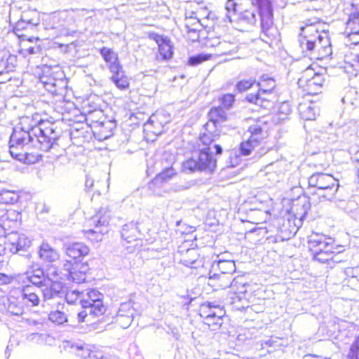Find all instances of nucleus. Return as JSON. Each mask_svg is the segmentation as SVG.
Returning a JSON list of instances; mask_svg holds the SVG:
<instances>
[{"mask_svg": "<svg viewBox=\"0 0 359 359\" xmlns=\"http://www.w3.org/2000/svg\"><path fill=\"white\" fill-rule=\"evenodd\" d=\"M165 183L158 176H156L148 184L149 189L157 196H163L166 193L164 189Z\"/></svg>", "mask_w": 359, "mask_h": 359, "instance_id": "obj_36", "label": "nucleus"}, {"mask_svg": "<svg viewBox=\"0 0 359 359\" xmlns=\"http://www.w3.org/2000/svg\"><path fill=\"white\" fill-rule=\"evenodd\" d=\"M257 86L262 94L270 93L276 87V81L267 75H264L257 83Z\"/></svg>", "mask_w": 359, "mask_h": 359, "instance_id": "obj_33", "label": "nucleus"}, {"mask_svg": "<svg viewBox=\"0 0 359 359\" xmlns=\"http://www.w3.org/2000/svg\"><path fill=\"white\" fill-rule=\"evenodd\" d=\"M322 25L317 18L308 19L305 21V26L300 28L301 33L299 39V46L303 52L306 53L311 58L320 48L318 39L314 35L315 31H318V27Z\"/></svg>", "mask_w": 359, "mask_h": 359, "instance_id": "obj_3", "label": "nucleus"}, {"mask_svg": "<svg viewBox=\"0 0 359 359\" xmlns=\"http://www.w3.org/2000/svg\"><path fill=\"white\" fill-rule=\"evenodd\" d=\"M283 339L272 336L262 343V348H268L267 353H270L280 348L283 346Z\"/></svg>", "mask_w": 359, "mask_h": 359, "instance_id": "obj_34", "label": "nucleus"}, {"mask_svg": "<svg viewBox=\"0 0 359 359\" xmlns=\"http://www.w3.org/2000/svg\"><path fill=\"white\" fill-rule=\"evenodd\" d=\"M61 130L55 123L24 116L13 128L9 141V152L15 159L32 163L25 147L31 144L43 151L55 150Z\"/></svg>", "mask_w": 359, "mask_h": 359, "instance_id": "obj_1", "label": "nucleus"}, {"mask_svg": "<svg viewBox=\"0 0 359 359\" xmlns=\"http://www.w3.org/2000/svg\"><path fill=\"white\" fill-rule=\"evenodd\" d=\"M332 254L333 253H329V252H320L313 253V259L315 260L318 261L319 262H321V263H325V262H328L329 260L332 259H333Z\"/></svg>", "mask_w": 359, "mask_h": 359, "instance_id": "obj_56", "label": "nucleus"}, {"mask_svg": "<svg viewBox=\"0 0 359 359\" xmlns=\"http://www.w3.org/2000/svg\"><path fill=\"white\" fill-rule=\"evenodd\" d=\"M348 355L350 359H359V337L352 344Z\"/></svg>", "mask_w": 359, "mask_h": 359, "instance_id": "obj_58", "label": "nucleus"}, {"mask_svg": "<svg viewBox=\"0 0 359 359\" xmlns=\"http://www.w3.org/2000/svg\"><path fill=\"white\" fill-rule=\"evenodd\" d=\"M341 102L353 109L359 108V95L355 88H348L341 98Z\"/></svg>", "mask_w": 359, "mask_h": 359, "instance_id": "obj_29", "label": "nucleus"}, {"mask_svg": "<svg viewBox=\"0 0 359 359\" xmlns=\"http://www.w3.org/2000/svg\"><path fill=\"white\" fill-rule=\"evenodd\" d=\"M48 318L53 323H55L58 325L63 324L64 323L67 321V315L60 310L51 311L49 313Z\"/></svg>", "mask_w": 359, "mask_h": 359, "instance_id": "obj_48", "label": "nucleus"}, {"mask_svg": "<svg viewBox=\"0 0 359 359\" xmlns=\"http://www.w3.org/2000/svg\"><path fill=\"white\" fill-rule=\"evenodd\" d=\"M196 14V16L193 18L192 17V21H197V20H201V22H203L205 24V20H209L212 13L209 12L206 9L201 10V11H198Z\"/></svg>", "mask_w": 359, "mask_h": 359, "instance_id": "obj_61", "label": "nucleus"}, {"mask_svg": "<svg viewBox=\"0 0 359 359\" xmlns=\"http://www.w3.org/2000/svg\"><path fill=\"white\" fill-rule=\"evenodd\" d=\"M298 203L299 205H301L302 210L299 212H297V215L299 216L300 219H302L303 217L306 216L308 210L310 209V203L306 198L299 199Z\"/></svg>", "mask_w": 359, "mask_h": 359, "instance_id": "obj_57", "label": "nucleus"}, {"mask_svg": "<svg viewBox=\"0 0 359 359\" xmlns=\"http://www.w3.org/2000/svg\"><path fill=\"white\" fill-rule=\"evenodd\" d=\"M27 278L37 287H42L47 285V279L43 269L27 275Z\"/></svg>", "mask_w": 359, "mask_h": 359, "instance_id": "obj_32", "label": "nucleus"}, {"mask_svg": "<svg viewBox=\"0 0 359 359\" xmlns=\"http://www.w3.org/2000/svg\"><path fill=\"white\" fill-rule=\"evenodd\" d=\"M184 266L191 269H198L203 266V263L199 259V255L196 250L188 249L182 255L180 261Z\"/></svg>", "mask_w": 359, "mask_h": 359, "instance_id": "obj_19", "label": "nucleus"}, {"mask_svg": "<svg viewBox=\"0 0 359 359\" xmlns=\"http://www.w3.org/2000/svg\"><path fill=\"white\" fill-rule=\"evenodd\" d=\"M16 57L11 54H6L0 59V83H6L11 79L8 74L15 67Z\"/></svg>", "mask_w": 359, "mask_h": 359, "instance_id": "obj_10", "label": "nucleus"}, {"mask_svg": "<svg viewBox=\"0 0 359 359\" xmlns=\"http://www.w3.org/2000/svg\"><path fill=\"white\" fill-rule=\"evenodd\" d=\"M156 42L158 43L159 55L162 60H168L172 57V46L169 41H166L162 37L158 36Z\"/></svg>", "mask_w": 359, "mask_h": 359, "instance_id": "obj_35", "label": "nucleus"}, {"mask_svg": "<svg viewBox=\"0 0 359 359\" xmlns=\"http://www.w3.org/2000/svg\"><path fill=\"white\" fill-rule=\"evenodd\" d=\"M140 234L141 233L137 226V223H135L134 222L126 224L122 228L121 236L128 243L137 240Z\"/></svg>", "mask_w": 359, "mask_h": 359, "instance_id": "obj_23", "label": "nucleus"}, {"mask_svg": "<svg viewBox=\"0 0 359 359\" xmlns=\"http://www.w3.org/2000/svg\"><path fill=\"white\" fill-rule=\"evenodd\" d=\"M299 111L302 118L305 120H314L317 114V109L311 104L301 105Z\"/></svg>", "mask_w": 359, "mask_h": 359, "instance_id": "obj_47", "label": "nucleus"}, {"mask_svg": "<svg viewBox=\"0 0 359 359\" xmlns=\"http://www.w3.org/2000/svg\"><path fill=\"white\" fill-rule=\"evenodd\" d=\"M195 185L193 180H180L173 183L170 187V191L173 192H181L187 191Z\"/></svg>", "mask_w": 359, "mask_h": 359, "instance_id": "obj_40", "label": "nucleus"}, {"mask_svg": "<svg viewBox=\"0 0 359 359\" xmlns=\"http://www.w3.org/2000/svg\"><path fill=\"white\" fill-rule=\"evenodd\" d=\"M220 101L225 108L229 109L235 101L234 95L233 94H225L221 97Z\"/></svg>", "mask_w": 359, "mask_h": 359, "instance_id": "obj_60", "label": "nucleus"}, {"mask_svg": "<svg viewBox=\"0 0 359 359\" xmlns=\"http://www.w3.org/2000/svg\"><path fill=\"white\" fill-rule=\"evenodd\" d=\"M200 311V316L203 319L214 316L215 317L224 316L226 313L224 308L215 302L203 304L201 307Z\"/></svg>", "mask_w": 359, "mask_h": 359, "instance_id": "obj_16", "label": "nucleus"}, {"mask_svg": "<svg viewBox=\"0 0 359 359\" xmlns=\"http://www.w3.org/2000/svg\"><path fill=\"white\" fill-rule=\"evenodd\" d=\"M248 132L250 133L249 139L251 141L255 142L256 144H259L266 135V132L264 130L259 123L251 125L248 128Z\"/></svg>", "mask_w": 359, "mask_h": 359, "instance_id": "obj_31", "label": "nucleus"}, {"mask_svg": "<svg viewBox=\"0 0 359 359\" xmlns=\"http://www.w3.org/2000/svg\"><path fill=\"white\" fill-rule=\"evenodd\" d=\"M252 4L256 6L261 20L262 33L267 37H273L277 29L273 22L272 0H252Z\"/></svg>", "mask_w": 359, "mask_h": 359, "instance_id": "obj_4", "label": "nucleus"}, {"mask_svg": "<svg viewBox=\"0 0 359 359\" xmlns=\"http://www.w3.org/2000/svg\"><path fill=\"white\" fill-rule=\"evenodd\" d=\"M111 74L109 79L118 89L123 90L128 88L130 82L125 74L123 67L118 69L117 71L111 72Z\"/></svg>", "mask_w": 359, "mask_h": 359, "instance_id": "obj_26", "label": "nucleus"}, {"mask_svg": "<svg viewBox=\"0 0 359 359\" xmlns=\"http://www.w3.org/2000/svg\"><path fill=\"white\" fill-rule=\"evenodd\" d=\"M257 145L258 144H255V142L251 141L250 139H248V141L243 142L241 144L240 151L243 156H248Z\"/></svg>", "mask_w": 359, "mask_h": 359, "instance_id": "obj_52", "label": "nucleus"}, {"mask_svg": "<svg viewBox=\"0 0 359 359\" xmlns=\"http://www.w3.org/2000/svg\"><path fill=\"white\" fill-rule=\"evenodd\" d=\"M308 183L309 187L323 191V194L320 196L325 199L328 201L336 199V202H342L336 197L339 184L338 180L332 175L323 172H316L309 178Z\"/></svg>", "mask_w": 359, "mask_h": 359, "instance_id": "obj_2", "label": "nucleus"}, {"mask_svg": "<svg viewBox=\"0 0 359 359\" xmlns=\"http://www.w3.org/2000/svg\"><path fill=\"white\" fill-rule=\"evenodd\" d=\"M86 233L88 234L87 237L92 240L95 241H102V235H103V231L100 230L99 231L95 230L90 229L86 231Z\"/></svg>", "mask_w": 359, "mask_h": 359, "instance_id": "obj_62", "label": "nucleus"}, {"mask_svg": "<svg viewBox=\"0 0 359 359\" xmlns=\"http://www.w3.org/2000/svg\"><path fill=\"white\" fill-rule=\"evenodd\" d=\"M28 43H33V39L29 38L26 41L23 40L22 41V43H21L22 52L24 54L32 55V54H36V53H39L41 52V47L40 45L36 44V43H35L33 46H28Z\"/></svg>", "mask_w": 359, "mask_h": 359, "instance_id": "obj_46", "label": "nucleus"}, {"mask_svg": "<svg viewBox=\"0 0 359 359\" xmlns=\"http://www.w3.org/2000/svg\"><path fill=\"white\" fill-rule=\"evenodd\" d=\"M208 122L214 126V128H220L222 124L227 121V114L226 111L221 107H213L208 113Z\"/></svg>", "mask_w": 359, "mask_h": 359, "instance_id": "obj_18", "label": "nucleus"}, {"mask_svg": "<svg viewBox=\"0 0 359 359\" xmlns=\"http://www.w3.org/2000/svg\"><path fill=\"white\" fill-rule=\"evenodd\" d=\"M39 24L37 14L34 12H23L20 20L15 26V29L18 32L28 27H33Z\"/></svg>", "mask_w": 359, "mask_h": 359, "instance_id": "obj_20", "label": "nucleus"}, {"mask_svg": "<svg viewBox=\"0 0 359 359\" xmlns=\"http://www.w3.org/2000/svg\"><path fill=\"white\" fill-rule=\"evenodd\" d=\"M131 316H116V323L123 329L128 328L133 320Z\"/></svg>", "mask_w": 359, "mask_h": 359, "instance_id": "obj_55", "label": "nucleus"}, {"mask_svg": "<svg viewBox=\"0 0 359 359\" xmlns=\"http://www.w3.org/2000/svg\"><path fill=\"white\" fill-rule=\"evenodd\" d=\"M183 168L190 172L201 171L197 157L193 156L184 162Z\"/></svg>", "mask_w": 359, "mask_h": 359, "instance_id": "obj_51", "label": "nucleus"}, {"mask_svg": "<svg viewBox=\"0 0 359 359\" xmlns=\"http://www.w3.org/2000/svg\"><path fill=\"white\" fill-rule=\"evenodd\" d=\"M110 218L109 211L107 208H102L93 217L92 221L95 224L96 228L106 226L109 224Z\"/></svg>", "mask_w": 359, "mask_h": 359, "instance_id": "obj_30", "label": "nucleus"}, {"mask_svg": "<svg viewBox=\"0 0 359 359\" xmlns=\"http://www.w3.org/2000/svg\"><path fill=\"white\" fill-rule=\"evenodd\" d=\"M81 294V293L78 290H72L67 293L65 298L69 304H74Z\"/></svg>", "mask_w": 359, "mask_h": 359, "instance_id": "obj_63", "label": "nucleus"}, {"mask_svg": "<svg viewBox=\"0 0 359 359\" xmlns=\"http://www.w3.org/2000/svg\"><path fill=\"white\" fill-rule=\"evenodd\" d=\"M99 53L106 62L110 72H114V70L117 71L118 69L122 67L117 53L111 48L104 46L100 49Z\"/></svg>", "mask_w": 359, "mask_h": 359, "instance_id": "obj_13", "label": "nucleus"}, {"mask_svg": "<svg viewBox=\"0 0 359 359\" xmlns=\"http://www.w3.org/2000/svg\"><path fill=\"white\" fill-rule=\"evenodd\" d=\"M329 245H334V240L332 238L318 233L309 236V247L312 253L322 252V248H328Z\"/></svg>", "mask_w": 359, "mask_h": 359, "instance_id": "obj_11", "label": "nucleus"}, {"mask_svg": "<svg viewBox=\"0 0 359 359\" xmlns=\"http://www.w3.org/2000/svg\"><path fill=\"white\" fill-rule=\"evenodd\" d=\"M324 79L320 74L315 73L313 69H307L298 80L299 86L309 95H317L321 92Z\"/></svg>", "mask_w": 359, "mask_h": 359, "instance_id": "obj_5", "label": "nucleus"}, {"mask_svg": "<svg viewBox=\"0 0 359 359\" xmlns=\"http://www.w3.org/2000/svg\"><path fill=\"white\" fill-rule=\"evenodd\" d=\"M7 245L13 254L25 252L31 245V241L25 235L12 233L6 236Z\"/></svg>", "mask_w": 359, "mask_h": 359, "instance_id": "obj_9", "label": "nucleus"}, {"mask_svg": "<svg viewBox=\"0 0 359 359\" xmlns=\"http://www.w3.org/2000/svg\"><path fill=\"white\" fill-rule=\"evenodd\" d=\"M39 257L43 262H53L59 259L60 255L48 243H43L39 248Z\"/></svg>", "mask_w": 359, "mask_h": 359, "instance_id": "obj_24", "label": "nucleus"}, {"mask_svg": "<svg viewBox=\"0 0 359 359\" xmlns=\"http://www.w3.org/2000/svg\"><path fill=\"white\" fill-rule=\"evenodd\" d=\"M63 269L68 273L69 280L79 284L86 280L89 266L87 263L67 260L63 264Z\"/></svg>", "mask_w": 359, "mask_h": 359, "instance_id": "obj_6", "label": "nucleus"}, {"mask_svg": "<svg viewBox=\"0 0 359 359\" xmlns=\"http://www.w3.org/2000/svg\"><path fill=\"white\" fill-rule=\"evenodd\" d=\"M236 0H228L225 5V9L226 11V18L229 22L233 21V17L238 15L237 13H239L241 8Z\"/></svg>", "mask_w": 359, "mask_h": 359, "instance_id": "obj_37", "label": "nucleus"}, {"mask_svg": "<svg viewBox=\"0 0 359 359\" xmlns=\"http://www.w3.org/2000/svg\"><path fill=\"white\" fill-rule=\"evenodd\" d=\"M163 156V158L167 161V165L163 168L162 171L157 175V176L160 177L162 181L166 184L170 179L177 175V171L172 167L174 156L171 154H165Z\"/></svg>", "mask_w": 359, "mask_h": 359, "instance_id": "obj_22", "label": "nucleus"}, {"mask_svg": "<svg viewBox=\"0 0 359 359\" xmlns=\"http://www.w3.org/2000/svg\"><path fill=\"white\" fill-rule=\"evenodd\" d=\"M145 127L154 134H160L163 129V125L159 122L158 114L152 115L147 123H145Z\"/></svg>", "mask_w": 359, "mask_h": 359, "instance_id": "obj_43", "label": "nucleus"}, {"mask_svg": "<svg viewBox=\"0 0 359 359\" xmlns=\"http://www.w3.org/2000/svg\"><path fill=\"white\" fill-rule=\"evenodd\" d=\"M28 339L29 341L39 344L51 345L55 341L53 337L46 333H32L29 336Z\"/></svg>", "mask_w": 359, "mask_h": 359, "instance_id": "obj_39", "label": "nucleus"}, {"mask_svg": "<svg viewBox=\"0 0 359 359\" xmlns=\"http://www.w3.org/2000/svg\"><path fill=\"white\" fill-rule=\"evenodd\" d=\"M237 20L248 25H254L257 22L256 15L254 11L245 10L239 11Z\"/></svg>", "mask_w": 359, "mask_h": 359, "instance_id": "obj_38", "label": "nucleus"}, {"mask_svg": "<svg viewBox=\"0 0 359 359\" xmlns=\"http://www.w3.org/2000/svg\"><path fill=\"white\" fill-rule=\"evenodd\" d=\"M19 199L17 192L10 190H2L0 192V203L13 204Z\"/></svg>", "mask_w": 359, "mask_h": 359, "instance_id": "obj_42", "label": "nucleus"}, {"mask_svg": "<svg viewBox=\"0 0 359 359\" xmlns=\"http://www.w3.org/2000/svg\"><path fill=\"white\" fill-rule=\"evenodd\" d=\"M353 44L357 45L359 43V30H357L354 32L350 33L347 35V42L346 45Z\"/></svg>", "mask_w": 359, "mask_h": 359, "instance_id": "obj_64", "label": "nucleus"}, {"mask_svg": "<svg viewBox=\"0 0 359 359\" xmlns=\"http://www.w3.org/2000/svg\"><path fill=\"white\" fill-rule=\"evenodd\" d=\"M210 150L209 147L202 149L196 156L201 171L212 172L216 168L217 161Z\"/></svg>", "mask_w": 359, "mask_h": 359, "instance_id": "obj_12", "label": "nucleus"}, {"mask_svg": "<svg viewBox=\"0 0 359 359\" xmlns=\"http://www.w3.org/2000/svg\"><path fill=\"white\" fill-rule=\"evenodd\" d=\"M255 81L252 79L242 80L237 83L236 90L240 92H244L251 88Z\"/></svg>", "mask_w": 359, "mask_h": 359, "instance_id": "obj_53", "label": "nucleus"}, {"mask_svg": "<svg viewBox=\"0 0 359 359\" xmlns=\"http://www.w3.org/2000/svg\"><path fill=\"white\" fill-rule=\"evenodd\" d=\"M349 25L359 26V0H352L351 11L349 13Z\"/></svg>", "mask_w": 359, "mask_h": 359, "instance_id": "obj_44", "label": "nucleus"}, {"mask_svg": "<svg viewBox=\"0 0 359 359\" xmlns=\"http://www.w3.org/2000/svg\"><path fill=\"white\" fill-rule=\"evenodd\" d=\"M202 27H208V24L201 22V20H197V21L192 22V17L186 18L185 27L187 29V37L191 41H196L199 39L198 32L201 30Z\"/></svg>", "mask_w": 359, "mask_h": 359, "instance_id": "obj_15", "label": "nucleus"}, {"mask_svg": "<svg viewBox=\"0 0 359 359\" xmlns=\"http://www.w3.org/2000/svg\"><path fill=\"white\" fill-rule=\"evenodd\" d=\"M135 309L131 304V302H124L120 305L118 311L117 312L116 316H131L134 317Z\"/></svg>", "mask_w": 359, "mask_h": 359, "instance_id": "obj_50", "label": "nucleus"}, {"mask_svg": "<svg viewBox=\"0 0 359 359\" xmlns=\"http://www.w3.org/2000/svg\"><path fill=\"white\" fill-rule=\"evenodd\" d=\"M4 304L6 306L7 311L12 315L20 316L24 312V304L22 300L20 301L13 295L5 299Z\"/></svg>", "mask_w": 359, "mask_h": 359, "instance_id": "obj_28", "label": "nucleus"}, {"mask_svg": "<svg viewBox=\"0 0 359 359\" xmlns=\"http://www.w3.org/2000/svg\"><path fill=\"white\" fill-rule=\"evenodd\" d=\"M209 59V56L206 54H198L197 55L192 56L189 58V64L192 66L197 65L202 62L206 61Z\"/></svg>", "mask_w": 359, "mask_h": 359, "instance_id": "obj_59", "label": "nucleus"}, {"mask_svg": "<svg viewBox=\"0 0 359 359\" xmlns=\"http://www.w3.org/2000/svg\"><path fill=\"white\" fill-rule=\"evenodd\" d=\"M89 248L82 243H74L66 248V255L74 262H79V259L89 253Z\"/></svg>", "mask_w": 359, "mask_h": 359, "instance_id": "obj_14", "label": "nucleus"}, {"mask_svg": "<svg viewBox=\"0 0 359 359\" xmlns=\"http://www.w3.org/2000/svg\"><path fill=\"white\" fill-rule=\"evenodd\" d=\"M102 298V294L93 290L88 292L86 298L80 300V304L82 308H87L90 312L94 313L95 316H100L106 311Z\"/></svg>", "mask_w": 359, "mask_h": 359, "instance_id": "obj_7", "label": "nucleus"}, {"mask_svg": "<svg viewBox=\"0 0 359 359\" xmlns=\"http://www.w3.org/2000/svg\"><path fill=\"white\" fill-rule=\"evenodd\" d=\"M44 88L47 91L54 95L63 96L65 89V81L62 79H47L43 81Z\"/></svg>", "mask_w": 359, "mask_h": 359, "instance_id": "obj_27", "label": "nucleus"}, {"mask_svg": "<svg viewBox=\"0 0 359 359\" xmlns=\"http://www.w3.org/2000/svg\"><path fill=\"white\" fill-rule=\"evenodd\" d=\"M246 100L251 103H254L258 106H263L264 102H267L265 97H261L260 93L249 94L246 96Z\"/></svg>", "mask_w": 359, "mask_h": 359, "instance_id": "obj_54", "label": "nucleus"}, {"mask_svg": "<svg viewBox=\"0 0 359 359\" xmlns=\"http://www.w3.org/2000/svg\"><path fill=\"white\" fill-rule=\"evenodd\" d=\"M20 297L23 304L29 307L38 306L40 302L39 295L33 291V288L30 285H26L22 287L20 291Z\"/></svg>", "mask_w": 359, "mask_h": 359, "instance_id": "obj_17", "label": "nucleus"}, {"mask_svg": "<svg viewBox=\"0 0 359 359\" xmlns=\"http://www.w3.org/2000/svg\"><path fill=\"white\" fill-rule=\"evenodd\" d=\"M314 35L318 39L320 48L313 54V59L323 60L330 57L332 53V50L327 32L324 29H320V27H318V31H315Z\"/></svg>", "mask_w": 359, "mask_h": 359, "instance_id": "obj_8", "label": "nucleus"}, {"mask_svg": "<svg viewBox=\"0 0 359 359\" xmlns=\"http://www.w3.org/2000/svg\"><path fill=\"white\" fill-rule=\"evenodd\" d=\"M237 46L234 43H231L227 41H222L219 43V48L216 52V54L219 55H229L236 53Z\"/></svg>", "mask_w": 359, "mask_h": 359, "instance_id": "obj_45", "label": "nucleus"}, {"mask_svg": "<svg viewBox=\"0 0 359 359\" xmlns=\"http://www.w3.org/2000/svg\"><path fill=\"white\" fill-rule=\"evenodd\" d=\"M205 132L200 135V141L206 146L210 145L212 142L218 139L220 135V130L214 128V126L206 123L204 126Z\"/></svg>", "mask_w": 359, "mask_h": 359, "instance_id": "obj_25", "label": "nucleus"}, {"mask_svg": "<svg viewBox=\"0 0 359 359\" xmlns=\"http://www.w3.org/2000/svg\"><path fill=\"white\" fill-rule=\"evenodd\" d=\"M223 317L224 316L215 317V316L208 317L203 319V322L209 327L210 330H217L223 323Z\"/></svg>", "mask_w": 359, "mask_h": 359, "instance_id": "obj_49", "label": "nucleus"}, {"mask_svg": "<svg viewBox=\"0 0 359 359\" xmlns=\"http://www.w3.org/2000/svg\"><path fill=\"white\" fill-rule=\"evenodd\" d=\"M233 280L231 275L214 273L210 276L209 285L217 287V289H226L231 286Z\"/></svg>", "mask_w": 359, "mask_h": 359, "instance_id": "obj_21", "label": "nucleus"}, {"mask_svg": "<svg viewBox=\"0 0 359 359\" xmlns=\"http://www.w3.org/2000/svg\"><path fill=\"white\" fill-rule=\"evenodd\" d=\"M217 267L221 271L220 274L232 276V273L236 271V264L233 260L219 259Z\"/></svg>", "mask_w": 359, "mask_h": 359, "instance_id": "obj_41", "label": "nucleus"}]
</instances>
